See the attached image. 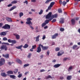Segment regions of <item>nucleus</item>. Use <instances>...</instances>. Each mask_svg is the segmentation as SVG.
Segmentation results:
<instances>
[{
	"instance_id": "obj_1",
	"label": "nucleus",
	"mask_w": 80,
	"mask_h": 80,
	"mask_svg": "<svg viewBox=\"0 0 80 80\" xmlns=\"http://www.w3.org/2000/svg\"><path fill=\"white\" fill-rule=\"evenodd\" d=\"M50 21V19H49V20L46 19L45 21L44 22H43L42 24V27H43L44 26H45L47 24H48V23H49V22Z\"/></svg>"
},
{
	"instance_id": "obj_2",
	"label": "nucleus",
	"mask_w": 80,
	"mask_h": 80,
	"mask_svg": "<svg viewBox=\"0 0 80 80\" xmlns=\"http://www.w3.org/2000/svg\"><path fill=\"white\" fill-rule=\"evenodd\" d=\"M2 28L3 29L8 30L10 29V26L8 24H6Z\"/></svg>"
},
{
	"instance_id": "obj_3",
	"label": "nucleus",
	"mask_w": 80,
	"mask_h": 80,
	"mask_svg": "<svg viewBox=\"0 0 80 80\" xmlns=\"http://www.w3.org/2000/svg\"><path fill=\"white\" fill-rule=\"evenodd\" d=\"M32 20V19L30 18H28L27 19V22H26V23L27 24H28V25H30V24H31V25H32V23L30 21V20Z\"/></svg>"
},
{
	"instance_id": "obj_4",
	"label": "nucleus",
	"mask_w": 80,
	"mask_h": 80,
	"mask_svg": "<svg viewBox=\"0 0 80 80\" xmlns=\"http://www.w3.org/2000/svg\"><path fill=\"white\" fill-rule=\"evenodd\" d=\"M0 60V66H2V65H3L5 64V59L4 58H1Z\"/></svg>"
},
{
	"instance_id": "obj_5",
	"label": "nucleus",
	"mask_w": 80,
	"mask_h": 80,
	"mask_svg": "<svg viewBox=\"0 0 80 80\" xmlns=\"http://www.w3.org/2000/svg\"><path fill=\"white\" fill-rule=\"evenodd\" d=\"M8 32V31L2 32L0 33V35L1 36H5L7 35Z\"/></svg>"
},
{
	"instance_id": "obj_6",
	"label": "nucleus",
	"mask_w": 80,
	"mask_h": 80,
	"mask_svg": "<svg viewBox=\"0 0 80 80\" xmlns=\"http://www.w3.org/2000/svg\"><path fill=\"white\" fill-rule=\"evenodd\" d=\"M41 47L42 50H48V46H44L42 44H41Z\"/></svg>"
},
{
	"instance_id": "obj_7",
	"label": "nucleus",
	"mask_w": 80,
	"mask_h": 80,
	"mask_svg": "<svg viewBox=\"0 0 80 80\" xmlns=\"http://www.w3.org/2000/svg\"><path fill=\"white\" fill-rule=\"evenodd\" d=\"M41 44H39L37 50V51L38 53H40L42 51V49H41Z\"/></svg>"
},
{
	"instance_id": "obj_8",
	"label": "nucleus",
	"mask_w": 80,
	"mask_h": 80,
	"mask_svg": "<svg viewBox=\"0 0 80 80\" xmlns=\"http://www.w3.org/2000/svg\"><path fill=\"white\" fill-rule=\"evenodd\" d=\"M58 35V34L56 33H55L54 35L52 36V39H55L57 38V37Z\"/></svg>"
},
{
	"instance_id": "obj_9",
	"label": "nucleus",
	"mask_w": 80,
	"mask_h": 80,
	"mask_svg": "<svg viewBox=\"0 0 80 80\" xmlns=\"http://www.w3.org/2000/svg\"><path fill=\"white\" fill-rule=\"evenodd\" d=\"M1 49H4L5 51L7 50V48H8L7 47L6 45H3L1 47Z\"/></svg>"
},
{
	"instance_id": "obj_10",
	"label": "nucleus",
	"mask_w": 80,
	"mask_h": 80,
	"mask_svg": "<svg viewBox=\"0 0 80 80\" xmlns=\"http://www.w3.org/2000/svg\"><path fill=\"white\" fill-rule=\"evenodd\" d=\"M2 56L3 57H5L6 58H9V54H2Z\"/></svg>"
},
{
	"instance_id": "obj_11",
	"label": "nucleus",
	"mask_w": 80,
	"mask_h": 80,
	"mask_svg": "<svg viewBox=\"0 0 80 80\" xmlns=\"http://www.w3.org/2000/svg\"><path fill=\"white\" fill-rule=\"evenodd\" d=\"M50 18V12H49L48 14L46 15V19H49Z\"/></svg>"
},
{
	"instance_id": "obj_12",
	"label": "nucleus",
	"mask_w": 80,
	"mask_h": 80,
	"mask_svg": "<svg viewBox=\"0 0 80 80\" xmlns=\"http://www.w3.org/2000/svg\"><path fill=\"white\" fill-rule=\"evenodd\" d=\"M60 65H61V64H58L54 65L53 67L54 68H58V67H59L60 66Z\"/></svg>"
},
{
	"instance_id": "obj_13",
	"label": "nucleus",
	"mask_w": 80,
	"mask_h": 80,
	"mask_svg": "<svg viewBox=\"0 0 80 80\" xmlns=\"http://www.w3.org/2000/svg\"><path fill=\"white\" fill-rule=\"evenodd\" d=\"M57 16H58V15L57 14H55L54 15H52V17L51 18V20H52V19L54 18H57Z\"/></svg>"
},
{
	"instance_id": "obj_14",
	"label": "nucleus",
	"mask_w": 80,
	"mask_h": 80,
	"mask_svg": "<svg viewBox=\"0 0 80 80\" xmlns=\"http://www.w3.org/2000/svg\"><path fill=\"white\" fill-rule=\"evenodd\" d=\"M6 19L7 21L9 22H12V19H11V18H6Z\"/></svg>"
},
{
	"instance_id": "obj_15",
	"label": "nucleus",
	"mask_w": 80,
	"mask_h": 80,
	"mask_svg": "<svg viewBox=\"0 0 80 80\" xmlns=\"http://www.w3.org/2000/svg\"><path fill=\"white\" fill-rule=\"evenodd\" d=\"M17 8V7L15 6H14L12 7H11V8L9 9V11H12L13 10H14L15 8Z\"/></svg>"
},
{
	"instance_id": "obj_16",
	"label": "nucleus",
	"mask_w": 80,
	"mask_h": 80,
	"mask_svg": "<svg viewBox=\"0 0 80 80\" xmlns=\"http://www.w3.org/2000/svg\"><path fill=\"white\" fill-rule=\"evenodd\" d=\"M55 2H52L50 3V9L53 7V6L55 5Z\"/></svg>"
},
{
	"instance_id": "obj_17",
	"label": "nucleus",
	"mask_w": 80,
	"mask_h": 80,
	"mask_svg": "<svg viewBox=\"0 0 80 80\" xmlns=\"http://www.w3.org/2000/svg\"><path fill=\"white\" fill-rule=\"evenodd\" d=\"M1 75L2 77H6L7 76V74L5 72H2L1 73Z\"/></svg>"
},
{
	"instance_id": "obj_18",
	"label": "nucleus",
	"mask_w": 80,
	"mask_h": 80,
	"mask_svg": "<svg viewBox=\"0 0 80 80\" xmlns=\"http://www.w3.org/2000/svg\"><path fill=\"white\" fill-rule=\"evenodd\" d=\"M13 35L16 36V38L17 39V40H18V39H20V36H19V35H16L15 34H14Z\"/></svg>"
},
{
	"instance_id": "obj_19",
	"label": "nucleus",
	"mask_w": 80,
	"mask_h": 80,
	"mask_svg": "<svg viewBox=\"0 0 80 80\" xmlns=\"http://www.w3.org/2000/svg\"><path fill=\"white\" fill-rule=\"evenodd\" d=\"M17 62H18V63H19V64H22V61L19 59H17Z\"/></svg>"
},
{
	"instance_id": "obj_20",
	"label": "nucleus",
	"mask_w": 80,
	"mask_h": 80,
	"mask_svg": "<svg viewBox=\"0 0 80 80\" xmlns=\"http://www.w3.org/2000/svg\"><path fill=\"white\" fill-rule=\"evenodd\" d=\"M10 77L11 78H13V79H15L16 78V76L14 75H10Z\"/></svg>"
},
{
	"instance_id": "obj_21",
	"label": "nucleus",
	"mask_w": 80,
	"mask_h": 80,
	"mask_svg": "<svg viewBox=\"0 0 80 80\" xmlns=\"http://www.w3.org/2000/svg\"><path fill=\"white\" fill-rule=\"evenodd\" d=\"M71 22L72 25H74L75 23V20L74 19L71 20Z\"/></svg>"
},
{
	"instance_id": "obj_22",
	"label": "nucleus",
	"mask_w": 80,
	"mask_h": 80,
	"mask_svg": "<svg viewBox=\"0 0 80 80\" xmlns=\"http://www.w3.org/2000/svg\"><path fill=\"white\" fill-rule=\"evenodd\" d=\"M23 47V45H21L20 46L18 47H16V48H17V49H21Z\"/></svg>"
},
{
	"instance_id": "obj_23",
	"label": "nucleus",
	"mask_w": 80,
	"mask_h": 80,
	"mask_svg": "<svg viewBox=\"0 0 80 80\" xmlns=\"http://www.w3.org/2000/svg\"><path fill=\"white\" fill-rule=\"evenodd\" d=\"M72 76H68L67 78V79L68 80H70L72 79Z\"/></svg>"
},
{
	"instance_id": "obj_24",
	"label": "nucleus",
	"mask_w": 80,
	"mask_h": 80,
	"mask_svg": "<svg viewBox=\"0 0 80 80\" xmlns=\"http://www.w3.org/2000/svg\"><path fill=\"white\" fill-rule=\"evenodd\" d=\"M61 20L59 21V23H64V19L63 18H62L61 19Z\"/></svg>"
},
{
	"instance_id": "obj_25",
	"label": "nucleus",
	"mask_w": 80,
	"mask_h": 80,
	"mask_svg": "<svg viewBox=\"0 0 80 80\" xmlns=\"http://www.w3.org/2000/svg\"><path fill=\"white\" fill-rule=\"evenodd\" d=\"M8 74H12L13 73V72H12V71H9L7 72Z\"/></svg>"
},
{
	"instance_id": "obj_26",
	"label": "nucleus",
	"mask_w": 80,
	"mask_h": 80,
	"mask_svg": "<svg viewBox=\"0 0 80 80\" xmlns=\"http://www.w3.org/2000/svg\"><path fill=\"white\" fill-rule=\"evenodd\" d=\"M64 53V52H62V53H60V52H59L58 53V56H62V54H63Z\"/></svg>"
},
{
	"instance_id": "obj_27",
	"label": "nucleus",
	"mask_w": 80,
	"mask_h": 80,
	"mask_svg": "<svg viewBox=\"0 0 80 80\" xmlns=\"http://www.w3.org/2000/svg\"><path fill=\"white\" fill-rule=\"evenodd\" d=\"M39 36H38L36 38V42H38L39 41Z\"/></svg>"
},
{
	"instance_id": "obj_28",
	"label": "nucleus",
	"mask_w": 80,
	"mask_h": 80,
	"mask_svg": "<svg viewBox=\"0 0 80 80\" xmlns=\"http://www.w3.org/2000/svg\"><path fill=\"white\" fill-rule=\"evenodd\" d=\"M28 47V45L27 44H25L24 46L23 47L24 48H27Z\"/></svg>"
},
{
	"instance_id": "obj_29",
	"label": "nucleus",
	"mask_w": 80,
	"mask_h": 80,
	"mask_svg": "<svg viewBox=\"0 0 80 80\" xmlns=\"http://www.w3.org/2000/svg\"><path fill=\"white\" fill-rule=\"evenodd\" d=\"M72 68H73V66H70L68 68V72H70V70H72Z\"/></svg>"
},
{
	"instance_id": "obj_30",
	"label": "nucleus",
	"mask_w": 80,
	"mask_h": 80,
	"mask_svg": "<svg viewBox=\"0 0 80 80\" xmlns=\"http://www.w3.org/2000/svg\"><path fill=\"white\" fill-rule=\"evenodd\" d=\"M23 16V12H20L19 13V17L20 18H21L22 16Z\"/></svg>"
},
{
	"instance_id": "obj_31",
	"label": "nucleus",
	"mask_w": 80,
	"mask_h": 80,
	"mask_svg": "<svg viewBox=\"0 0 80 80\" xmlns=\"http://www.w3.org/2000/svg\"><path fill=\"white\" fill-rule=\"evenodd\" d=\"M18 69H15L14 71H13V72H14V73H17L18 72Z\"/></svg>"
},
{
	"instance_id": "obj_32",
	"label": "nucleus",
	"mask_w": 80,
	"mask_h": 80,
	"mask_svg": "<svg viewBox=\"0 0 80 80\" xmlns=\"http://www.w3.org/2000/svg\"><path fill=\"white\" fill-rule=\"evenodd\" d=\"M67 4V2H65V1H64L62 2V5H63L64 7L65 6V5Z\"/></svg>"
},
{
	"instance_id": "obj_33",
	"label": "nucleus",
	"mask_w": 80,
	"mask_h": 80,
	"mask_svg": "<svg viewBox=\"0 0 80 80\" xmlns=\"http://www.w3.org/2000/svg\"><path fill=\"white\" fill-rule=\"evenodd\" d=\"M50 10V5L48 7V9L46 10V12H48V10Z\"/></svg>"
},
{
	"instance_id": "obj_34",
	"label": "nucleus",
	"mask_w": 80,
	"mask_h": 80,
	"mask_svg": "<svg viewBox=\"0 0 80 80\" xmlns=\"http://www.w3.org/2000/svg\"><path fill=\"white\" fill-rule=\"evenodd\" d=\"M11 43H13V44H15V43H17V41L15 40H12V42Z\"/></svg>"
},
{
	"instance_id": "obj_35",
	"label": "nucleus",
	"mask_w": 80,
	"mask_h": 80,
	"mask_svg": "<svg viewBox=\"0 0 80 80\" xmlns=\"http://www.w3.org/2000/svg\"><path fill=\"white\" fill-rule=\"evenodd\" d=\"M17 3V1H13L11 2L12 4H14L15 3Z\"/></svg>"
},
{
	"instance_id": "obj_36",
	"label": "nucleus",
	"mask_w": 80,
	"mask_h": 80,
	"mask_svg": "<svg viewBox=\"0 0 80 80\" xmlns=\"http://www.w3.org/2000/svg\"><path fill=\"white\" fill-rule=\"evenodd\" d=\"M29 65H30V64H26L24 65L23 67L24 68H25V67H26L29 66Z\"/></svg>"
},
{
	"instance_id": "obj_37",
	"label": "nucleus",
	"mask_w": 80,
	"mask_h": 80,
	"mask_svg": "<svg viewBox=\"0 0 80 80\" xmlns=\"http://www.w3.org/2000/svg\"><path fill=\"white\" fill-rule=\"evenodd\" d=\"M77 47H78L77 45H74L72 47V48L74 50V49H75V48H76Z\"/></svg>"
},
{
	"instance_id": "obj_38",
	"label": "nucleus",
	"mask_w": 80,
	"mask_h": 80,
	"mask_svg": "<svg viewBox=\"0 0 80 80\" xmlns=\"http://www.w3.org/2000/svg\"><path fill=\"white\" fill-rule=\"evenodd\" d=\"M43 13V10L42 9H41L40 12L39 13V15H42Z\"/></svg>"
},
{
	"instance_id": "obj_39",
	"label": "nucleus",
	"mask_w": 80,
	"mask_h": 80,
	"mask_svg": "<svg viewBox=\"0 0 80 80\" xmlns=\"http://www.w3.org/2000/svg\"><path fill=\"white\" fill-rule=\"evenodd\" d=\"M59 50H60V48L57 47L55 48V51H56V52L59 51Z\"/></svg>"
},
{
	"instance_id": "obj_40",
	"label": "nucleus",
	"mask_w": 80,
	"mask_h": 80,
	"mask_svg": "<svg viewBox=\"0 0 80 80\" xmlns=\"http://www.w3.org/2000/svg\"><path fill=\"white\" fill-rule=\"evenodd\" d=\"M31 55H32V54H31L30 53H29L28 54V58H30V57H31Z\"/></svg>"
},
{
	"instance_id": "obj_41",
	"label": "nucleus",
	"mask_w": 80,
	"mask_h": 80,
	"mask_svg": "<svg viewBox=\"0 0 80 80\" xmlns=\"http://www.w3.org/2000/svg\"><path fill=\"white\" fill-rule=\"evenodd\" d=\"M2 40L4 41H6L7 40H8V39H7V38H6V37H4L3 38Z\"/></svg>"
},
{
	"instance_id": "obj_42",
	"label": "nucleus",
	"mask_w": 80,
	"mask_h": 80,
	"mask_svg": "<svg viewBox=\"0 0 80 80\" xmlns=\"http://www.w3.org/2000/svg\"><path fill=\"white\" fill-rule=\"evenodd\" d=\"M37 47V46L36 45H34L32 46V49H35V48Z\"/></svg>"
},
{
	"instance_id": "obj_43",
	"label": "nucleus",
	"mask_w": 80,
	"mask_h": 80,
	"mask_svg": "<svg viewBox=\"0 0 80 80\" xmlns=\"http://www.w3.org/2000/svg\"><path fill=\"white\" fill-rule=\"evenodd\" d=\"M67 60H69V59L68 58H63V61H66Z\"/></svg>"
},
{
	"instance_id": "obj_44",
	"label": "nucleus",
	"mask_w": 80,
	"mask_h": 80,
	"mask_svg": "<svg viewBox=\"0 0 80 80\" xmlns=\"http://www.w3.org/2000/svg\"><path fill=\"white\" fill-rule=\"evenodd\" d=\"M50 2V0H47L45 2V3H46V4H47V3H49V2Z\"/></svg>"
},
{
	"instance_id": "obj_45",
	"label": "nucleus",
	"mask_w": 80,
	"mask_h": 80,
	"mask_svg": "<svg viewBox=\"0 0 80 80\" xmlns=\"http://www.w3.org/2000/svg\"><path fill=\"white\" fill-rule=\"evenodd\" d=\"M2 44H4L5 45H10V44H9V43H8V42H3L2 43Z\"/></svg>"
},
{
	"instance_id": "obj_46",
	"label": "nucleus",
	"mask_w": 80,
	"mask_h": 80,
	"mask_svg": "<svg viewBox=\"0 0 80 80\" xmlns=\"http://www.w3.org/2000/svg\"><path fill=\"white\" fill-rule=\"evenodd\" d=\"M58 12L59 13H62V9H58Z\"/></svg>"
},
{
	"instance_id": "obj_47",
	"label": "nucleus",
	"mask_w": 80,
	"mask_h": 80,
	"mask_svg": "<svg viewBox=\"0 0 80 80\" xmlns=\"http://www.w3.org/2000/svg\"><path fill=\"white\" fill-rule=\"evenodd\" d=\"M60 31H61V32H63V31H64V30H65V29H64V28H61L60 29Z\"/></svg>"
},
{
	"instance_id": "obj_48",
	"label": "nucleus",
	"mask_w": 80,
	"mask_h": 80,
	"mask_svg": "<svg viewBox=\"0 0 80 80\" xmlns=\"http://www.w3.org/2000/svg\"><path fill=\"white\" fill-rule=\"evenodd\" d=\"M57 21V19H54L52 21V23H54V22H55Z\"/></svg>"
},
{
	"instance_id": "obj_49",
	"label": "nucleus",
	"mask_w": 80,
	"mask_h": 80,
	"mask_svg": "<svg viewBox=\"0 0 80 80\" xmlns=\"http://www.w3.org/2000/svg\"><path fill=\"white\" fill-rule=\"evenodd\" d=\"M22 76V74H19V75L18 76V78H21V77Z\"/></svg>"
},
{
	"instance_id": "obj_50",
	"label": "nucleus",
	"mask_w": 80,
	"mask_h": 80,
	"mask_svg": "<svg viewBox=\"0 0 80 80\" xmlns=\"http://www.w3.org/2000/svg\"><path fill=\"white\" fill-rule=\"evenodd\" d=\"M12 40H11V39H9L8 40V42L9 43H12Z\"/></svg>"
},
{
	"instance_id": "obj_51",
	"label": "nucleus",
	"mask_w": 80,
	"mask_h": 80,
	"mask_svg": "<svg viewBox=\"0 0 80 80\" xmlns=\"http://www.w3.org/2000/svg\"><path fill=\"white\" fill-rule=\"evenodd\" d=\"M12 63H13V62H8V65H11Z\"/></svg>"
},
{
	"instance_id": "obj_52",
	"label": "nucleus",
	"mask_w": 80,
	"mask_h": 80,
	"mask_svg": "<svg viewBox=\"0 0 80 80\" xmlns=\"http://www.w3.org/2000/svg\"><path fill=\"white\" fill-rule=\"evenodd\" d=\"M24 3H26V5L28 4V2L27 1H25V2H23Z\"/></svg>"
},
{
	"instance_id": "obj_53",
	"label": "nucleus",
	"mask_w": 80,
	"mask_h": 80,
	"mask_svg": "<svg viewBox=\"0 0 80 80\" xmlns=\"http://www.w3.org/2000/svg\"><path fill=\"white\" fill-rule=\"evenodd\" d=\"M59 3H60V5L62 4V3L63 2H62V0H59Z\"/></svg>"
},
{
	"instance_id": "obj_54",
	"label": "nucleus",
	"mask_w": 80,
	"mask_h": 80,
	"mask_svg": "<svg viewBox=\"0 0 80 80\" xmlns=\"http://www.w3.org/2000/svg\"><path fill=\"white\" fill-rule=\"evenodd\" d=\"M50 78V75L48 76L47 77H46V79H48Z\"/></svg>"
},
{
	"instance_id": "obj_55",
	"label": "nucleus",
	"mask_w": 80,
	"mask_h": 80,
	"mask_svg": "<svg viewBox=\"0 0 80 80\" xmlns=\"http://www.w3.org/2000/svg\"><path fill=\"white\" fill-rule=\"evenodd\" d=\"M46 38L45 35H44L42 37V39L43 40H45V39Z\"/></svg>"
},
{
	"instance_id": "obj_56",
	"label": "nucleus",
	"mask_w": 80,
	"mask_h": 80,
	"mask_svg": "<svg viewBox=\"0 0 80 80\" xmlns=\"http://www.w3.org/2000/svg\"><path fill=\"white\" fill-rule=\"evenodd\" d=\"M12 4H9L8 5V7H12Z\"/></svg>"
},
{
	"instance_id": "obj_57",
	"label": "nucleus",
	"mask_w": 80,
	"mask_h": 80,
	"mask_svg": "<svg viewBox=\"0 0 80 80\" xmlns=\"http://www.w3.org/2000/svg\"><path fill=\"white\" fill-rule=\"evenodd\" d=\"M40 72H45V70L44 69H42L40 71Z\"/></svg>"
},
{
	"instance_id": "obj_58",
	"label": "nucleus",
	"mask_w": 80,
	"mask_h": 80,
	"mask_svg": "<svg viewBox=\"0 0 80 80\" xmlns=\"http://www.w3.org/2000/svg\"><path fill=\"white\" fill-rule=\"evenodd\" d=\"M30 27L31 28V29H32V30H33V29H34V28H33V27H32V26L29 25Z\"/></svg>"
},
{
	"instance_id": "obj_59",
	"label": "nucleus",
	"mask_w": 80,
	"mask_h": 80,
	"mask_svg": "<svg viewBox=\"0 0 80 80\" xmlns=\"http://www.w3.org/2000/svg\"><path fill=\"white\" fill-rule=\"evenodd\" d=\"M63 77H60V80H63Z\"/></svg>"
},
{
	"instance_id": "obj_60",
	"label": "nucleus",
	"mask_w": 80,
	"mask_h": 80,
	"mask_svg": "<svg viewBox=\"0 0 80 80\" xmlns=\"http://www.w3.org/2000/svg\"><path fill=\"white\" fill-rule=\"evenodd\" d=\"M31 2H36V0H31Z\"/></svg>"
},
{
	"instance_id": "obj_61",
	"label": "nucleus",
	"mask_w": 80,
	"mask_h": 80,
	"mask_svg": "<svg viewBox=\"0 0 80 80\" xmlns=\"http://www.w3.org/2000/svg\"><path fill=\"white\" fill-rule=\"evenodd\" d=\"M3 25V23H0V27H2Z\"/></svg>"
},
{
	"instance_id": "obj_62",
	"label": "nucleus",
	"mask_w": 80,
	"mask_h": 80,
	"mask_svg": "<svg viewBox=\"0 0 80 80\" xmlns=\"http://www.w3.org/2000/svg\"><path fill=\"white\" fill-rule=\"evenodd\" d=\"M44 29H46L47 28H48V26H45L44 27Z\"/></svg>"
},
{
	"instance_id": "obj_63",
	"label": "nucleus",
	"mask_w": 80,
	"mask_h": 80,
	"mask_svg": "<svg viewBox=\"0 0 80 80\" xmlns=\"http://www.w3.org/2000/svg\"><path fill=\"white\" fill-rule=\"evenodd\" d=\"M55 45V42H53L52 43L51 45Z\"/></svg>"
},
{
	"instance_id": "obj_64",
	"label": "nucleus",
	"mask_w": 80,
	"mask_h": 80,
	"mask_svg": "<svg viewBox=\"0 0 80 80\" xmlns=\"http://www.w3.org/2000/svg\"><path fill=\"white\" fill-rule=\"evenodd\" d=\"M31 10L32 12H35V9H32Z\"/></svg>"
}]
</instances>
